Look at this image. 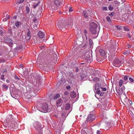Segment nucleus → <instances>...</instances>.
<instances>
[{"label": "nucleus", "mask_w": 134, "mask_h": 134, "mask_svg": "<svg viewBox=\"0 0 134 134\" xmlns=\"http://www.w3.org/2000/svg\"><path fill=\"white\" fill-rule=\"evenodd\" d=\"M65 19H60L57 23V26L58 28L60 30H62L64 29L65 28Z\"/></svg>", "instance_id": "1"}, {"label": "nucleus", "mask_w": 134, "mask_h": 134, "mask_svg": "<svg viewBox=\"0 0 134 134\" xmlns=\"http://www.w3.org/2000/svg\"><path fill=\"white\" fill-rule=\"evenodd\" d=\"M83 57L85 59L87 60L88 63H90L92 61V54L88 52H86L85 53Z\"/></svg>", "instance_id": "2"}, {"label": "nucleus", "mask_w": 134, "mask_h": 134, "mask_svg": "<svg viewBox=\"0 0 134 134\" xmlns=\"http://www.w3.org/2000/svg\"><path fill=\"white\" fill-rule=\"evenodd\" d=\"M38 65L40 68L44 71H48L49 69V64H47L46 62L43 63V64L40 62V64Z\"/></svg>", "instance_id": "3"}, {"label": "nucleus", "mask_w": 134, "mask_h": 134, "mask_svg": "<svg viewBox=\"0 0 134 134\" xmlns=\"http://www.w3.org/2000/svg\"><path fill=\"white\" fill-rule=\"evenodd\" d=\"M124 59L122 58H120L119 59H115L114 63L116 66H119L122 64L124 63Z\"/></svg>", "instance_id": "4"}, {"label": "nucleus", "mask_w": 134, "mask_h": 134, "mask_svg": "<svg viewBox=\"0 0 134 134\" xmlns=\"http://www.w3.org/2000/svg\"><path fill=\"white\" fill-rule=\"evenodd\" d=\"M41 109L42 110L46 111V112H50L51 109L49 108L47 104L46 103H42L40 106Z\"/></svg>", "instance_id": "5"}, {"label": "nucleus", "mask_w": 134, "mask_h": 134, "mask_svg": "<svg viewBox=\"0 0 134 134\" xmlns=\"http://www.w3.org/2000/svg\"><path fill=\"white\" fill-rule=\"evenodd\" d=\"M83 14L85 18H89L88 17L90 16V17H91V16H92L93 14L91 12V10L89 9L83 11Z\"/></svg>", "instance_id": "6"}, {"label": "nucleus", "mask_w": 134, "mask_h": 134, "mask_svg": "<svg viewBox=\"0 0 134 134\" xmlns=\"http://www.w3.org/2000/svg\"><path fill=\"white\" fill-rule=\"evenodd\" d=\"M33 125L34 128L38 131L40 130L42 128V125L38 122H35L34 123Z\"/></svg>", "instance_id": "7"}, {"label": "nucleus", "mask_w": 134, "mask_h": 134, "mask_svg": "<svg viewBox=\"0 0 134 134\" xmlns=\"http://www.w3.org/2000/svg\"><path fill=\"white\" fill-rule=\"evenodd\" d=\"M90 30L91 32L93 34H97V35H96L95 37H97L98 36V31H99V30L98 27V28H90Z\"/></svg>", "instance_id": "8"}, {"label": "nucleus", "mask_w": 134, "mask_h": 134, "mask_svg": "<svg viewBox=\"0 0 134 134\" xmlns=\"http://www.w3.org/2000/svg\"><path fill=\"white\" fill-rule=\"evenodd\" d=\"M96 116L92 114H90L87 116L86 119V121L87 122H92L94 121L96 119Z\"/></svg>", "instance_id": "9"}, {"label": "nucleus", "mask_w": 134, "mask_h": 134, "mask_svg": "<svg viewBox=\"0 0 134 134\" xmlns=\"http://www.w3.org/2000/svg\"><path fill=\"white\" fill-rule=\"evenodd\" d=\"M36 85L38 86H41L42 85L43 82L41 79V78L39 77L36 79Z\"/></svg>", "instance_id": "10"}, {"label": "nucleus", "mask_w": 134, "mask_h": 134, "mask_svg": "<svg viewBox=\"0 0 134 134\" xmlns=\"http://www.w3.org/2000/svg\"><path fill=\"white\" fill-rule=\"evenodd\" d=\"M32 40L33 43L34 42V43H36L38 44L40 43L39 39L35 36L33 37L32 39Z\"/></svg>", "instance_id": "11"}, {"label": "nucleus", "mask_w": 134, "mask_h": 134, "mask_svg": "<svg viewBox=\"0 0 134 134\" xmlns=\"http://www.w3.org/2000/svg\"><path fill=\"white\" fill-rule=\"evenodd\" d=\"M87 76V75L85 73L84 71L82 72L80 74V76L81 77L80 80L81 81L83 80V79L85 78Z\"/></svg>", "instance_id": "12"}, {"label": "nucleus", "mask_w": 134, "mask_h": 134, "mask_svg": "<svg viewBox=\"0 0 134 134\" xmlns=\"http://www.w3.org/2000/svg\"><path fill=\"white\" fill-rule=\"evenodd\" d=\"M111 42H112V43L111 44V47L112 48H114V49H115L116 47L117 46V43H116V42L114 41H113L112 40H111L110 41Z\"/></svg>", "instance_id": "13"}, {"label": "nucleus", "mask_w": 134, "mask_h": 134, "mask_svg": "<svg viewBox=\"0 0 134 134\" xmlns=\"http://www.w3.org/2000/svg\"><path fill=\"white\" fill-rule=\"evenodd\" d=\"M4 41L5 42L8 43L10 44H13V40L12 39L8 38H4Z\"/></svg>", "instance_id": "14"}, {"label": "nucleus", "mask_w": 134, "mask_h": 134, "mask_svg": "<svg viewBox=\"0 0 134 134\" xmlns=\"http://www.w3.org/2000/svg\"><path fill=\"white\" fill-rule=\"evenodd\" d=\"M52 58L53 59L52 60V61L54 64L56 63L58 59V56L56 54H53L52 56Z\"/></svg>", "instance_id": "15"}, {"label": "nucleus", "mask_w": 134, "mask_h": 134, "mask_svg": "<svg viewBox=\"0 0 134 134\" xmlns=\"http://www.w3.org/2000/svg\"><path fill=\"white\" fill-rule=\"evenodd\" d=\"M89 131V129L85 127L81 130V134H86L87 132H88Z\"/></svg>", "instance_id": "16"}, {"label": "nucleus", "mask_w": 134, "mask_h": 134, "mask_svg": "<svg viewBox=\"0 0 134 134\" xmlns=\"http://www.w3.org/2000/svg\"><path fill=\"white\" fill-rule=\"evenodd\" d=\"M99 52L102 57H104L106 53L105 51L102 49H100L99 51Z\"/></svg>", "instance_id": "17"}, {"label": "nucleus", "mask_w": 134, "mask_h": 134, "mask_svg": "<svg viewBox=\"0 0 134 134\" xmlns=\"http://www.w3.org/2000/svg\"><path fill=\"white\" fill-rule=\"evenodd\" d=\"M101 85L99 83H96L95 85L94 89L95 90L97 91L100 88H101Z\"/></svg>", "instance_id": "18"}, {"label": "nucleus", "mask_w": 134, "mask_h": 134, "mask_svg": "<svg viewBox=\"0 0 134 134\" xmlns=\"http://www.w3.org/2000/svg\"><path fill=\"white\" fill-rule=\"evenodd\" d=\"M90 28H97V24L93 22H91L90 24Z\"/></svg>", "instance_id": "19"}, {"label": "nucleus", "mask_w": 134, "mask_h": 134, "mask_svg": "<svg viewBox=\"0 0 134 134\" xmlns=\"http://www.w3.org/2000/svg\"><path fill=\"white\" fill-rule=\"evenodd\" d=\"M37 36L40 38H42L44 37V34L41 31H39L38 34Z\"/></svg>", "instance_id": "20"}, {"label": "nucleus", "mask_w": 134, "mask_h": 134, "mask_svg": "<svg viewBox=\"0 0 134 134\" xmlns=\"http://www.w3.org/2000/svg\"><path fill=\"white\" fill-rule=\"evenodd\" d=\"M83 40L82 39H78L76 41V43L79 45L80 46L82 44V41H83Z\"/></svg>", "instance_id": "21"}, {"label": "nucleus", "mask_w": 134, "mask_h": 134, "mask_svg": "<svg viewBox=\"0 0 134 134\" xmlns=\"http://www.w3.org/2000/svg\"><path fill=\"white\" fill-rule=\"evenodd\" d=\"M116 90L119 95H121L122 94L123 92L122 89L120 88H116Z\"/></svg>", "instance_id": "22"}, {"label": "nucleus", "mask_w": 134, "mask_h": 134, "mask_svg": "<svg viewBox=\"0 0 134 134\" xmlns=\"http://www.w3.org/2000/svg\"><path fill=\"white\" fill-rule=\"evenodd\" d=\"M70 97L72 98H75L76 96L75 93L74 91L71 92L70 94Z\"/></svg>", "instance_id": "23"}, {"label": "nucleus", "mask_w": 134, "mask_h": 134, "mask_svg": "<svg viewBox=\"0 0 134 134\" xmlns=\"http://www.w3.org/2000/svg\"><path fill=\"white\" fill-rule=\"evenodd\" d=\"M60 2L59 0H55L54 3L56 6H58L60 4Z\"/></svg>", "instance_id": "24"}, {"label": "nucleus", "mask_w": 134, "mask_h": 134, "mask_svg": "<svg viewBox=\"0 0 134 134\" xmlns=\"http://www.w3.org/2000/svg\"><path fill=\"white\" fill-rule=\"evenodd\" d=\"M119 3L117 1H114V6L116 7L118 6L119 5Z\"/></svg>", "instance_id": "25"}, {"label": "nucleus", "mask_w": 134, "mask_h": 134, "mask_svg": "<svg viewBox=\"0 0 134 134\" xmlns=\"http://www.w3.org/2000/svg\"><path fill=\"white\" fill-rule=\"evenodd\" d=\"M70 104L69 103L66 104L65 106V109L66 110L69 109L70 108Z\"/></svg>", "instance_id": "26"}, {"label": "nucleus", "mask_w": 134, "mask_h": 134, "mask_svg": "<svg viewBox=\"0 0 134 134\" xmlns=\"http://www.w3.org/2000/svg\"><path fill=\"white\" fill-rule=\"evenodd\" d=\"M129 76H125L124 77V80L125 83H126L128 81V79L129 78Z\"/></svg>", "instance_id": "27"}, {"label": "nucleus", "mask_w": 134, "mask_h": 134, "mask_svg": "<svg viewBox=\"0 0 134 134\" xmlns=\"http://www.w3.org/2000/svg\"><path fill=\"white\" fill-rule=\"evenodd\" d=\"M12 88V89H10V92L11 96H12V94H14L15 93V88Z\"/></svg>", "instance_id": "28"}, {"label": "nucleus", "mask_w": 134, "mask_h": 134, "mask_svg": "<svg viewBox=\"0 0 134 134\" xmlns=\"http://www.w3.org/2000/svg\"><path fill=\"white\" fill-rule=\"evenodd\" d=\"M62 82L61 80L59 81L57 85V86L58 87H59V86H62Z\"/></svg>", "instance_id": "29"}, {"label": "nucleus", "mask_w": 134, "mask_h": 134, "mask_svg": "<svg viewBox=\"0 0 134 134\" xmlns=\"http://www.w3.org/2000/svg\"><path fill=\"white\" fill-rule=\"evenodd\" d=\"M62 101H63V100L61 98H60L59 99V100H58L56 103V104L57 105H59L61 103H62Z\"/></svg>", "instance_id": "30"}, {"label": "nucleus", "mask_w": 134, "mask_h": 134, "mask_svg": "<svg viewBox=\"0 0 134 134\" xmlns=\"http://www.w3.org/2000/svg\"><path fill=\"white\" fill-rule=\"evenodd\" d=\"M29 92V94H30V95H31V97L33 96H35L36 94L35 93H34V91H30Z\"/></svg>", "instance_id": "31"}, {"label": "nucleus", "mask_w": 134, "mask_h": 134, "mask_svg": "<svg viewBox=\"0 0 134 134\" xmlns=\"http://www.w3.org/2000/svg\"><path fill=\"white\" fill-rule=\"evenodd\" d=\"M27 30V36L28 37H30L31 35V32L30 31V30L29 29H28Z\"/></svg>", "instance_id": "32"}, {"label": "nucleus", "mask_w": 134, "mask_h": 134, "mask_svg": "<svg viewBox=\"0 0 134 134\" xmlns=\"http://www.w3.org/2000/svg\"><path fill=\"white\" fill-rule=\"evenodd\" d=\"M2 87H3L4 89L5 90H7L8 88V86L6 85H5L3 84L2 85Z\"/></svg>", "instance_id": "33"}, {"label": "nucleus", "mask_w": 134, "mask_h": 134, "mask_svg": "<svg viewBox=\"0 0 134 134\" xmlns=\"http://www.w3.org/2000/svg\"><path fill=\"white\" fill-rule=\"evenodd\" d=\"M26 13L27 14H29V13L30 9L29 7L27 6L26 8Z\"/></svg>", "instance_id": "34"}, {"label": "nucleus", "mask_w": 134, "mask_h": 134, "mask_svg": "<svg viewBox=\"0 0 134 134\" xmlns=\"http://www.w3.org/2000/svg\"><path fill=\"white\" fill-rule=\"evenodd\" d=\"M5 32V31L4 29H3V30H0V35L3 36Z\"/></svg>", "instance_id": "35"}, {"label": "nucleus", "mask_w": 134, "mask_h": 134, "mask_svg": "<svg viewBox=\"0 0 134 134\" xmlns=\"http://www.w3.org/2000/svg\"><path fill=\"white\" fill-rule=\"evenodd\" d=\"M93 80V81L95 82H98L99 81V79L97 77H95L94 78Z\"/></svg>", "instance_id": "36"}, {"label": "nucleus", "mask_w": 134, "mask_h": 134, "mask_svg": "<svg viewBox=\"0 0 134 134\" xmlns=\"http://www.w3.org/2000/svg\"><path fill=\"white\" fill-rule=\"evenodd\" d=\"M21 24V23L20 22H16L15 23V25L17 27H19L20 25Z\"/></svg>", "instance_id": "37"}, {"label": "nucleus", "mask_w": 134, "mask_h": 134, "mask_svg": "<svg viewBox=\"0 0 134 134\" xmlns=\"http://www.w3.org/2000/svg\"><path fill=\"white\" fill-rule=\"evenodd\" d=\"M60 96V95L59 94H57L54 97V99H56L58 98Z\"/></svg>", "instance_id": "38"}, {"label": "nucleus", "mask_w": 134, "mask_h": 134, "mask_svg": "<svg viewBox=\"0 0 134 134\" xmlns=\"http://www.w3.org/2000/svg\"><path fill=\"white\" fill-rule=\"evenodd\" d=\"M40 2L38 1V2L35 5H33V6L34 8H35L38 5V4H40Z\"/></svg>", "instance_id": "39"}, {"label": "nucleus", "mask_w": 134, "mask_h": 134, "mask_svg": "<svg viewBox=\"0 0 134 134\" xmlns=\"http://www.w3.org/2000/svg\"><path fill=\"white\" fill-rule=\"evenodd\" d=\"M29 92H28L27 93V95H26V98L27 99H29L31 97V95H30V94H29Z\"/></svg>", "instance_id": "40"}, {"label": "nucleus", "mask_w": 134, "mask_h": 134, "mask_svg": "<svg viewBox=\"0 0 134 134\" xmlns=\"http://www.w3.org/2000/svg\"><path fill=\"white\" fill-rule=\"evenodd\" d=\"M123 81L122 80H120L119 81V86L120 87H121Z\"/></svg>", "instance_id": "41"}, {"label": "nucleus", "mask_w": 134, "mask_h": 134, "mask_svg": "<svg viewBox=\"0 0 134 134\" xmlns=\"http://www.w3.org/2000/svg\"><path fill=\"white\" fill-rule=\"evenodd\" d=\"M108 8L109 10H113L114 8L113 7H111L110 5L108 7Z\"/></svg>", "instance_id": "42"}, {"label": "nucleus", "mask_w": 134, "mask_h": 134, "mask_svg": "<svg viewBox=\"0 0 134 134\" xmlns=\"http://www.w3.org/2000/svg\"><path fill=\"white\" fill-rule=\"evenodd\" d=\"M130 53V52L129 50L127 51L126 52H124L123 53V54L124 55H126L128 54L129 53Z\"/></svg>", "instance_id": "43"}, {"label": "nucleus", "mask_w": 134, "mask_h": 134, "mask_svg": "<svg viewBox=\"0 0 134 134\" xmlns=\"http://www.w3.org/2000/svg\"><path fill=\"white\" fill-rule=\"evenodd\" d=\"M84 33L85 36H88V35L87 31L86 29H85L84 30Z\"/></svg>", "instance_id": "44"}, {"label": "nucleus", "mask_w": 134, "mask_h": 134, "mask_svg": "<svg viewBox=\"0 0 134 134\" xmlns=\"http://www.w3.org/2000/svg\"><path fill=\"white\" fill-rule=\"evenodd\" d=\"M89 40L90 45V46H91L93 42L92 40L90 38L89 39Z\"/></svg>", "instance_id": "45"}, {"label": "nucleus", "mask_w": 134, "mask_h": 134, "mask_svg": "<svg viewBox=\"0 0 134 134\" xmlns=\"http://www.w3.org/2000/svg\"><path fill=\"white\" fill-rule=\"evenodd\" d=\"M115 14V13L114 12H112L110 14H109V15L110 16H113Z\"/></svg>", "instance_id": "46"}, {"label": "nucleus", "mask_w": 134, "mask_h": 134, "mask_svg": "<svg viewBox=\"0 0 134 134\" xmlns=\"http://www.w3.org/2000/svg\"><path fill=\"white\" fill-rule=\"evenodd\" d=\"M132 45H131L129 43L127 44L126 45V47L128 48H131V47Z\"/></svg>", "instance_id": "47"}, {"label": "nucleus", "mask_w": 134, "mask_h": 134, "mask_svg": "<svg viewBox=\"0 0 134 134\" xmlns=\"http://www.w3.org/2000/svg\"><path fill=\"white\" fill-rule=\"evenodd\" d=\"M129 79L130 81L131 82H132L134 80L131 77H129Z\"/></svg>", "instance_id": "48"}, {"label": "nucleus", "mask_w": 134, "mask_h": 134, "mask_svg": "<svg viewBox=\"0 0 134 134\" xmlns=\"http://www.w3.org/2000/svg\"><path fill=\"white\" fill-rule=\"evenodd\" d=\"M15 80H20V78H19L18 76L15 75Z\"/></svg>", "instance_id": "49"}, {"label": "nucleus", "mask_w": 134, "mask_h": 134, "mask_svg": "<svg viewBox=\"0 0 134 134\" xmlns=\"http://www.w3.org/2000/svg\"><path fill=\"white\" fill-rule=\"evenodd\" d=\"M1 72L3 74H6L7 72V71L6 69H5L3 71H1Z\"/></svg>", "instance_id": "50"}, {"label": "nucleus", "mask_w": 134, "mask_h": 134, "mask_svg": "<svg viewBox=\"0 0 134 134\" xmlns=\"http://www.w3.org/2000/svg\"><path fill=\"white\" fill-rule=\"evenodd\" d=\"M75 69V71L76 73L79 70V69L77 67H76Z\"/></svg>", "instance_id": "51"}, {"label": "nucleus", "mask_w": 134, "mask_h": 134, "mask_svg": "<svg viewBox=\"0 0 134 134\" xmlns=\"http://www.w3.org/2000/svg\"><path fill=\"white\" fill-rule=\"evenodd\" d=\"M107 20L108 21H110L111 19L110 18V17L108 16L106 18Z\"/></svg>", "instance_id": "52"}, {"label": "nucleus", "mask_w": 134, "mask_h": 134, "mask_svg": "<svg viewBox=\"0 0 134 134\" xmlns=\"http://www.w3.org/2000/svg\"><path fill=\"white\" fill-rule=\"evenodd\" d=\"M102 9L103 10L106 11L107 10V7H103Z\"/></svg>", "instance_id": "53"}, {"label": "nucleus", "mask_w": 134, "mask_h": 134, "mask_svg": "<svg viewBox=\"0 0 134 134\" xmlns=\"http://www.w3.org/2000/svg\"><path fill=\"white\" fill-rule=\"evenodd\" d=\"M66 88L68 90H69L70 88V86H68L66 87Z\"/></svg>", "instance_id": "54"}, {"label": "nucleus", "mask_w": 134, "mask_h": 134, "mask_svg": "<svg viewBox=\"0 0 134 134\" xmlns=\"http://www.w3.org/2000/svg\"><path fill=\"white\" fill-rule=\"evenodd\" d=\"M69 93V92L67 91H65L64 93V95H67Z\"/></svg>", "instance_id": "55"}, {"label": "nucleus", "mask_w": 134, "mask_h": 134, "mask_svg": "<svg viewBox=\"0 0 134 134\" xmlns=\"http://www.w3.org/2000/svg\"><path fill=\"white\" fill-rule=\"evenodd\" d=\"M23 47L22 46V45L19 46V47H18V48L19 49H23Z\"/></svg>", "instance_id": "56"}, {"label": "nucleus", "mask_w": 134, "mask_h": 134, "mask_svg": "<svg viewBox=\"0 0 134 134\" xmlns=\"http://www.w3.org/2000/svg\"><path fill=\"white\" fill-rule=\"evenodd\" d=\"M124 29L126 31H128L129 30V29L126 27H124Z\"/></svg>", "instance_id": "57"}, {"label": "nucleus", "mask_w": 134, "mask_h": 134, "mask_svg": "<svg viewBox=\"0 0 134 134\" xmlns=\"http://www.w3.org/2000/svg\"><path fill=\"white\" fill-rule=\"evenodd\" d=\"M101 88L102 89V91H106V89L105 88H103L102 87H101Z\"/></svg>", "instance_id": "58"}, {"label": "nucleus", "mask_w": 134, "mask_h": 134, "mask_svg": "<svg viewBox=\"0 0 134 134\" xmlns=\"http://www.w3.org/2000/svg\"><path fill=\"white\" fill-rule=\"evenodd\" d=\"M100 92V90H98V91L96 92V93L98 94H99Z\"/></svg>", "instance_id": "59"}, {"label": "nucleus", "mask_w": 134, "mask_h": 134, "mask_svg": "<svg viewBox=\"0 0 134 134\" xmlns=\"http://www.w3.org/2000/svg\"><path fill=\"white\" fill-rule=\"evenodd\" d=\"M4 75L3 74V75H2L1 76V79L2 80H3L4 79Z\"/></svg>", "instance_id": "60"}, {"label": "nucleus", "mask_w": 134, "mask_h": 134, "mask_svg": "<svg viewBox=\"0 0 134 134\" xmlns=\"http://www.w3.org/2000/svg\"><path fill=\"white\" fill-rule=\"evenodd\" d=\"M97 60L98 61V62H100V61H102V60L101 59H99V58H98V57H97Z\"/></svg>", "instance_id": "61"}, {"label": "nucleus", "mask_w": 134, "mask_h": 134, "mask_svg": "<svg viewBox=\"0 0 134 134\" xmlns=\"http://www.w3.org/2000/svg\"><path fill=\"white\" fill-rule=\"evenodd\" d=\"M62 119H63L62 120L64 121V120H65V116H62Z\"/></svg>", "instance_id": "62"}, {"label": "nucleus", "mask_w": 134, "mask_h": 134, "mask_svg": "<svg viewBox=\"0 0 134 134\" xmlns=\"http://www.w3.org/2000/svg\"><path fill=\"white\" fill-rule=\"evenodd\" d=\"M86 134H91V132L90 130L89 131H88V132H87Z\"/></svg>", "instance_id": "63"}, {"label": "nucleus", "mask_w": 134, "mask_h": 134, "mask_svg": "<svg viewBox=\"0 0 134 134\" xmlns=\"http://www.w3.org/2000/svg\"><path fill=\"white\" fill-rule=\"evenodd\" d=\"M132 37L133 39H134V32H133L132 35Z\"/></svg>", "instance_id": "64"}]
</instances>
